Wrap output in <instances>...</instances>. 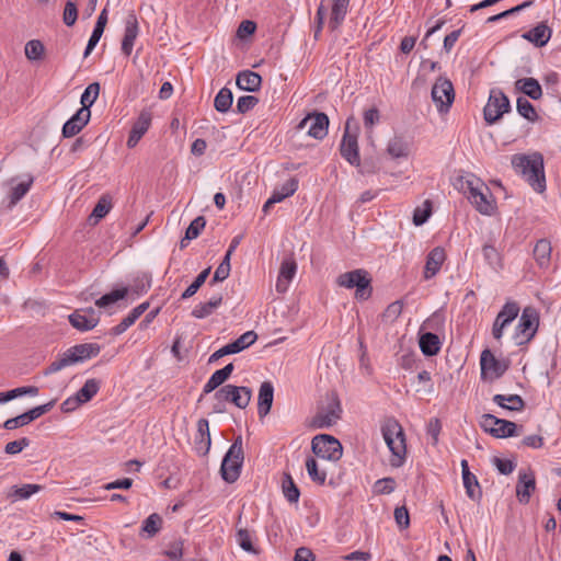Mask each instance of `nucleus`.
Returning <instances> with one entry per match:
<instances>
[{
	"instance_id": "f257e3e1",
	"label": "nucleus",
	"mask_w": 561,
	"mask_h": 561,
	"mask_svg": "<svg viewBox=\"0 0 561 561\" xmlns=\"http://www.w3.org/2000/svg\"><path fill=\"white\" fill-rule=\"evenodd\" d=\"M514 170L538 193L546 190L543 157L539 152L531 154H515L512 158Z\"/></svg>"
},
{
	"instance_id": "f03ea898",
	"label": "nucleus",
	"mask_w": 561,
	"mask_h": 561,
	"mask_svg": "<svg viewBox=\"0 0 561 561\" xmlns=\"http://www.w3.org/2000/svg\"><path fill=\"white\" fill-rule=\"evenodd\" d=\"M101 346L98 343H83L69 347L45 370V375L55 374L68 366L82 363L100 354Z\"/></svg>"
},
{
	"instance_id": "7ed1b4c3",
	"label": "nucleus",
	"mask_w": 561,
	"mask_h": 561,
	"mask_svg": "<svg viewBox=\"0 0 561 561\" xmlns=\"http://www.w3.org/2000/svg\"><path fill=\"white\" fill-rule=\"evenodd\" d=\"M381 432L392 454L391 465L393 467H400L407 454L405 435L402 426L394 419H389L382 424Z\"/></svg>"
},
{
	"instance_id": "20e7f679",
	"label": "nucleus",
	"mask_w": 561,
	"mask_h": 561,
	"mask_svg": "<svg viewBox=\"0 0 561 561\" xmlns=\"http://www.w3.org/2000/svg\"><path fill=\"white\" fill-rule=\"evenodd\" d=\"M243 459L242 437L239 435L234 438L221 462L220 472L226 482L233 483L240 477Z\"/></svg>"
},
{
	"instance_id": "39448f33",
	"label": "nucleus",
	"mask_w": 561,
	"mask_h": 561,
	"mask_svg": "<svg viewBox=\"0 0 561 561\" xmlns=\"http://www.w3.org/2000/svg\"><path fill=\"white\" fill-rule=\"evenodd\" d=\"M336 284L347 289L355 288V298L358 300H367L373 293L369 274L360 268L341 274Z\"/></svg>"
},
{
	"instance_id": "423d86ee",
	"label": "nucleus",
	"mask_w": 561,
	"mask_h": 561,
	"mask_svg": "<svg viewBox=\"0 0 561 561\" xmlns=\"http://www.w3.org/2000/svg\"><path fill=\"white\" fill-rule=\"evenodd\" d=\"M539 327V313L534 307H525L515 328L513 339L515 344L528 343L536 334Z\"/></svg>"
},
{
	"instance_id": "0eeeda50",
	"label": "nucleus",
	"mask_w": 561,
	"mask_h": 561,
	"mask_svg": "<svg viewBox=\"0 0 561 561\" xmlns=\"http://www.w3.org/2000/svg\"><path fill=\"white\" fill-rule=\"evenodd\" d=\"M312 451L323 460L337 461L341 459L343 448L341 443L331 435L321 434L311 442Z\"/></svg>"
},
{
	"instance_id": "6e6552de",
	"label": "nucleus",
	"mask_w": 561,
	"mask_h": 561,
	"mask_svg": "<svg viewBox=\"0 0 561 561\" xmlns=\"http://www.w3.org/2000/svg\"><path fill=\"white\" fill-rule=\"evenodd\" d=\"M342 408L335 393L327 397V404L321 407L312 420L316 428H328L341 419Z\"/></svg>"
},
{
	"instance_id": "1a4fd4ad",
	"label": "nucleus",
	"mask_w": 561,
	"mask_h": 561,
	"mask_svg": "<svg viewBox=\"0 0 561 561\" xmlns=\"http://www.w3.org/2000/svg\"><path fill=\"white\" fill-rule=\"evenodd\" d=\"M511 108L508 98L500 89H492L483 108V116L489 125L496 123Z\"/></svg>"
},
{
	"instance_id": "9d476101",
	"label": "nucleus",
	"mask_w": 561,
	"mask_h": 561,
	"mask_svg": "<svg viewBox=\"0 0 561 561\" xmlns=\"http://www.w3.org/2000/svg\"><path fill=\"white\" fill-rule=\"evenodd\" d=\"M432 101L439 113H447L455 100V90L450 80L439 77L432 87Z\"/></svg>"
},
{
	"instance_id": "9b49d317",
	"label": "nucleus",
	"mask_w": 561,
	"mask_h": 561,
	"mask_svg": "<svg viewBox=\"0 0 561 561\" xmlns=\"http://www.w3.org/2000/svg\"><path fill=\"white\" fill-rule=\"evenodd\" d=\"M151 286V278L148 275H144L141 278L137 279L135 285L131 286V288H119L114 289L108 294L103 295L101 298H99L95 301V305L100 308H105L123 298H125L129 291H133L136 294V296H139L144 293H146Z\"/></svg>"
},
{
	"instance_id": "f8f14e48",
	"label": "nucleus",
	"mask_w": 561,
	"mask_h": 561,
	"mask_svg": "<svg viewBox=\"0 0 561 561\" xmlns=\"http://www.w3.org/2000/svg\"><path fill=\"white\" fill-rule=\"evenodd\" d=\"M453 185L457 191L461 192L470 203L477 198L480 192L488 193V186L472 173L456 176Z\"/></svg>"
},
{
	"instance_id": "ddd939ff",
	"label": "nucleus",
	"mask_w": 561,
	"mask_h": 561,
	"mask_svg": "<svg viewBox=\"0 0 561 561\" xmlns=\"http://www.w3.org/2000/svg\"><path fill=\"white\" fill-rule=\"evenodd\" d=\"M298 129L307 130L314 139H323L328 135L329 118L324 113H314L306 116L298 124Z\"/></svg>"
},
{
	"instance_id": "4468645a",
	"label": "nucleus",
	"mask_w": 561,
	"mask_h": 561,
	"mask_svg": "<svg viewBox=\"0 0 561 561\" xmlns=\"http://www.w3.org/2000/svg\"><path fill=\"white\" fill-rule=\"evenodd\" d=\"M341 156L352 165L360 167L357 135L350 131V119L346 122L344 135L340 145Z\"/></svg>"
},
{
	"instance_id": "2eb2a0df",
	"label": "nucleus",
	"mask_w": 561,
	"mask_h": 561,
	"mask_svg": "<svg viewBox=\"0 0 561 561\" xmlns=\"http://www.w3.org/2000/svg\"><path fill=\"white\" fill-rule=\"evenodd\" d=\"M54 405H55V400H51L50 402L42 404V405H37V407L28 410L25 413H22L12 419H8L3 423V427L5 430L12 431L18 427L25 426V425L30 424L31 422H33L34 420L42 416L43 414L49 412Z\"/></svg>"
},
{
	"instance_id": "dca6fc26",
	"label": "nucleus",
	"mask_w": 561,
	"mask_h": 561,
	"mask_svg": "<svg viewBox=\"0 0 561 561\" xmlns=\"http://www.w3.org/2000/svg\"><path fill=\"white\" fill-rule=\"evenodd\" d=\"M481 375L484 378H500L507 369V365L499 360L490 350H484L480 356Z\"/></svg>"
},
{
	"instance_id": "f3484780",
	"label": "nucleus",
	"mask_w": 561,
	"mask_h": 561,
	"mask_svg": "<svg viewBox=\"0 0 561 561\" xmlns=\"http://www.w3.org/2000/svg\"><path fill=\"white\" fill-rule=\"evenodd\" d=\"M100 318L93 308L78 309L69 316V322L79 331H89L98 325Z\"/></svg>"
},
{
	"instance_id": "a211bd4d",
	"label": "nucleus",
	"mask_w": 561,
	"mask_h": 561,
	"mask_svg": "<svg viewBox=\"0 0 561 561\" xmlns=\"http://www.w3.org/2000/svg\"><path fill=\"white\" fill-rule=\"evenodd\" d=\"M139 35V23L135 13L130 12L125 19L124 36L122 39V51L125 56H130L135 41Z\"/></svg>"
},
{
	"instance_id": "6ab92c4d",
	"label": "nucleus",
	"mask_w": 561,
	"mask_h": 561,
	"mask_svg": "<svg viewBox=\"0 0 561 561\" xmlns=\"http://www.w3.org/2000/svg\"><path fill=\"white\" fill-rule=\"evenodd\" d=\"M91 117L90 110L79 108L62 126V136L70 138L79 134L89 123Z\"/></svg>"
},
{
	"instance_id": "aec40b11",
	"label": "nucleus",
	"mask_w": 561,
	"mask_h": 561,
	"mask_svg": "<svg viewBox=\"0 0 561 561\" xmlns=\"http://www.w3.org/2000/svg\"><path fill=\"white\" fill-rule=\"evenodd\" d=\"M151 113L149 111H142L137 121L134 123L129 137L127 139V147L134 148L139 142L141 137L147 133L151 125Z\"/></svg>"
},
{
	"instance_id": "412c9836",
	"label": "nucleus",
	"mask_w": 561,
	"mask_h": 561,
	"mask_svg": "<svg viewBox=\"0 0 561 561\" xmlns=\"http://www.w3.org/2000/svg\"><path fill=\"white\" fill-rule=\"evenodd\" d=\"M211 445L209 424L206 419L197 421V431L194 437V448L198 455L205 456L208 454Z\"/></svg>"
},
{
	"instance_id": "4be33fe9",
	"label": "nucleus",
	"mask_w": 561,
	"mask_h": 561,
	"mask_svg": "<svg viewBox=\"0 0 561 561\" xmlns=\"http://www.w3.org/2000/svg\"><path fill=\"white\" fill-rule=\"evenodd\" d=\"M536 489L535 476L533 472L520 471L518 474V482L516 485V495L520 503L527 504L530 500L531 493Z\"/></svg>"
},
{
	"instance_id": "5701e85b",
	"label": "nucleus",
	"mask_w": 561,
	"mask_h": 561,
	"mask_svg": "<svg viewBox=\"0 0 561 561\" xmlns=\"http://www.w3.org/2000/svg\"><path fill=\"white\" fill-rule=\"evenodd\" d=\"M446 260L445 250L442 247L434 248L426 257L424 278L430 279L434 277L440 270Z\"/></svg>"
},
{
	"instance_id": "b1692460",
	"label": "nucleus",
	"mask_w": 561,
	"mask_h": 561,
	"mask_svg": "<svg viewBox=\"0 0 561 561\" xmlns=\"http://www.w3.org/2000/svg\"><path fill=\"white\" fill-rule=\"evenodd\" d=\"M461 472L467 495L473 501H479L481 497L480 485L477 477L470 472L468 461L466 459L461 460Z\"/></svg>"
},
{
	"instance_id": "393cba45",
	"label": "nucleus",
	"mask_w": 561,
	"mask_h": 561,
	"mask_svg": "<svg viewBox=\"0 0 561 561\" xmlns=\"http://www.w3.org/2000/svg\"><path fill=\"white\" fill-rule=\"evenodd\" d=\"M274 399V387L270 381H264L260 386L257 398V413L260 417L266 416L272 408Z\"/></svg>"
},
{
	"instance_id": "a878e982",
	"label": "nucleus",
	"mask_w": 561,
	"mask_h": 561,
	"mask_svg": "<svg viewBox=\"0 0 561 561\" xmlns=\"http://www.w3.org/2000/svg\"><path fill=\"white\" fill-rule=\"evenodd\" d=\"M297 271V264L294 260L283 261L279 274L276 280V290L278 293H285L288 289L289 283L294 278Z\"/></svg>"
},
{
	"instance_id": "bb28decb",
	"label": "nucleus",
	"mask_w": 561,
	"mask_h": 561,
	"mask_svg": "<svg viewBox=\"0 0 561 561\" xmlns=\"http://www.w3.org/2000/svg\"><path fill=\"white\" fill-rule=\"evenodd\" d=\"M551 35V28L545 23H540L528 32L524 33L522 37L533 43L537 47H543L550 41Z\"/></svg>"
},
{
	"instance_id": "cd10ccee",
	"label": "nucleus",
	"mask_w": 561,
	"mask_h": 561,
	"mask_svg": "<svg viewBox=\"0 0 561 561\" xmlns=\"http://www.w3.org/2000/svg\"><path fill=\"white\" fill-rule=\"evenodd\" d=\"M552 247L549 240L540 239L536 242L533 255L539 268L547 270L551 262Z\"/></svg>"
},
{
	"instance_id": "c85d7f7f",
	"label": "nucleus",
	"mask_w": 561,
	"mask_h": 561,
	"mask_svg": "<svg viewBox=\"0 0 561 561\" xmlns=\"http://www.w3.org/2000/svg\"><path fill=\"white\" fill-rule=\"evenodd\" d=\"M234 367L230 363L224 368L216 370L204 385L203 394H208L221 386L232 374Z\"/></svg>"
},
{
	"instance_id": "c756f323",
	"label": "nucleus",
	"mask_w": 561,
	"mask_h": 561,
	"mask_svg": "<svg viewBox=\"0 0 561 561\" xmlns=\"http://www.w3.org/2000/svg\"><path fill=\"white\" fill-rule=\"evenodd\" d=\"M149 308V302L145 301L135 307L122 321L112 329L114 335L123 334L128 328H130L139 317Z\"/></svg>"
},
{
	"instance_id": "7c9ffc66",
	"label": "nucleus",
	"mask_w": 561,
	"mask_h": 561,
	"mask_svg": "<svg viewBox=\"0 0 561 561\" xmlns=\"http://www.w3.org/2000/svg\"><path fill=\"white\" fill-rule=\"evenodd\" d=\"M411 151V144L403 136L392 137L387 145V152L393 159L408 158Z\"/></svg>"
},
{
	"instance_id": "2f4dec72",
	"label": "nucleus",
	"mask_w": 561,
	"mask_h": 561,
	"mask_svg": "<svg viewBox=\"0 0 561 561\" xmlns=\"http://www.w3.org/2000/svg\"><path fill=\"white\" fill-rule=\"evenodd\" d=\"M236 83L239 89L254 92L257 91L262 83V78L259 73L251 71V70H244L238 73Z\"/></svg>"
},
{
	"instance_id": "473e14b6",
	"label": "nucleus",
	"mask_w": 561,
	"mask_h": 561,
	"mask_svg": "<svg viewBox=\"0 0 561 561\" xmlns=\"http://www.w3.org/2000/svg\"><path fill=\"white\" fill-rule=\"evenodd\" d=\"M350 0H332L331 16L329 21V27L332 31L337 30L343 23L347 11Z\"/></svg>"
},
{
	"instance_id": "72a5a7b5",
	"label": "nucleus",
	"mask_w": 561,
	"mask_h": 561,
	"mask_svg": "<svg viewBox=\"0 0 561 561\" xmlns=\"http://www.w3.org/2000/svg\"><path fill=\"white\" fill-rule=\"evenodd\" d=\"M515 89L533 100H539L542 96L541 85L535 78H522L516 80Z\"/></svg>"
},
{
	"instance_id": "f704fd0d",
	"label": "nucleus",
	"mask_w": 561,
	"mask_h": 561,
	"mask_svg": "<svg viewBox=\"0 0 561 561\" xmlns=\"http://www.w3.org/2000/svg\"><path fill=\"white\" fill-rule=\"evenodd\" d=\"M472 206L482 215L491 216L496 209V203L493 195L488 187V193L480 192L476 199L471 203Z\"/></svg>"
},
{
	"instance_id": "c9c22d12",
	"label": "nucleus",
	"mask_w": 561,
	"mask_h": 561,
	"mask_svg": "<svg viewBox=\"0 0 561 561\" xmlns=\"http://www.w3.org/2000/svg\"><path fill=\"white\" fill-rule=\"evenodd\" d=\"M492 400L495 404L508 411H522L525 408V402L518 394H495Z\"/></svg>"
},
{
	"instance_id": "e433bc0d",
	"label": "nucleus",
	"mask_w": 561,
	"mask_h": 561,
	"mask_svg": "<svg viewBox=\"0 0 561 561\" xmlns=\"http://www.w3.org/2000/svg\"><path fill=\"white\" fill-rule=\"evenodd\" d=\"M439 337L431 332L424 333L420 336V348L426 356H434L440 351Z\"/></svg>"
},
{
	"instance_id": "4c0bfd02",
	"label": "nucleus",
	"mask_w": 561,
	"mask_h": 561,
	"mask_svg": "<svg viewBox=\"0 0 561 561\" xmlns=\"http://www.w3.org/2000/svg\"><path fill=\"white\" fill-rule=\"evenodd\" d=\"M221 301L220 295L214 296L208 301L196 305L192 310V316L196 319H204L210 316L221 305Z\"/></svg>"
},
{
	"instance_id": "58836bf2",
	"label": "nucleus",
	"mask_w": 561,
	"mask_h": 561,
	"mask_svg": "<svg viewBox=\"0 0 561 561\" xmlns=\"http://www.w3.org/2000/svg\"><path fill=\"white\" fill-rule=\"evenodd\" d=\"M252 398V391L244 386H233L230 391V402L239 409H245Z\"/></svg>"
},
{
	"instance_id": "ea45409f",
	"label": "nucleus",
	"mask_w": 561,
	"mask_h": 561,
	"mask_svg": "<svg viewBox=\"0 0 561 561\" xmlns=\"http://www.w3.org/2000/svg\"><path fill=\"white\" fill-rule=\"evenodd\" d=\"M256 339L257 335L254 331H247L233 342L228 343L226 347L228 348L229 354H237L251 346Z\"/></svg>"
},
{
	"instance_id": "a19ab883",
	"label": "nucleus",
	"mask_w": 561,
	"mask_h": 561,
	"mask_svg": "<svg viewBox=\"0 0 561 561\" xmlns=\"http://www.w3.org/2000/svg\"><path fill=\"white\" fill-rule=\"evenodd\" d=\"M34 182L33 176H27V179L23 182H20L11 187L9 197H10V206L16 205L31 190L32 184Z\"/></svg>"
},
{
	"instance_id": "79ce46f5",
	"label": "nucleus",
	"mask_w": 561,
	"mask_h": 561,
	"mask_svg": "<svg viewBox=\"0 0 561 561\" xmlns=\"http://www.w3.org/2000/svg\"><path fill=\"white\" fill-rule=\"evenodd\" d=\"M282 490L289 503H297L299 501L300 491L289 473H284L283 476Z\"/></svg>"
},
{
	"instance_id": "37998d69",
	"label": "nucleus",
	"mask_w": 561,
	"mask_h": 561,
	"mask_svg": "<svg viewBox=\"0 0 561 561\" xmlns=\"http://www.w3.org/2000/svg\"><path fill=\"white\" fill-rule=\"evenodd\" d=\"M482 253L485 262L493 268L499 270L502 267V255L494 247L493 242H486L482 247Z\"/></svg>"
},
{
	"instance_id": "c03bdc74",
	"label": "nucleus",
	"mask_w": 561,
	"mask_h": 561,
	"mask_svg": "<svg viewBox=\"0 0 561 561\" xmlns=\"http://www.w3.org/2000/svg\"><path fill=\"white\" fill-rule=\"evenodd\" d=\"M298 190V181L295 178L289 179L286 181L280 187L275 188L272 193L273 198L280 203L286 197H289L295 194V192Z\"/></svg>"
},
{
	"instance_id": "a18cd8bd",
	"label": "nucleus",
	"mask_w": 561,
	"mask_h": 561,
	"mask_svg": "<svg viewBox=\"0 0 561 561\" xmlns=\"http://www.w3.org/2000/svg\"><path fill=\"white\" fill-rule=\"evenodd\" d=\"M232 101V92L228 88H222L215 96L214 106L216 111L220 113H226L230 110Z\"/></svg>"
},
{
	"instance_id": "49530a36",
	"label": "nucleus",
	"mask_w": 561,
	"mask_h": 561,
	"mask_svg": "<svg viewBox=\"0 0 561 561\" xmlns=\"http://www.w3.org/2000/svg\"><path fill=\"white\" fill-rule=\"evenodd\" d=\"M100 381L96 379H88L81 389H79L76 396L80 399V402L83 404L89 402L99 391Z\"/></svg>"
},
{
	"instance_id": "de8ad7c7",
	"label": "nucleus",
	"mask_w": 561,
	"mask_h": 561,
	"mask_svg": "<svg viewBox=\"0 0 561 561\" xmlns=\"http://www.w3.org/2000/svg\"><path fill=\"white\" fill-rule=\"evenodd\" d=\"M236 540L242 550L253 554L259 553V550L253 545V534L248 529H238Z\"/></svg>"
},
{
	"instance_id": "09e8293b",
	"label": "nucleus",
	"mask_w": 561,
	"mask_h": 561,
	"mask_svg": "<svg viewBox=\"0 0 561 561\" xmlns=\"http://www.w3.org/2000/svg\"><path fill=\"white\" fill-rule=\"evenodd\" d=\"M518 435L517 425L504 419H499L497 426L494 430L493 437L495 438H506Z\"/></svg>"
},
{
	"instance_id": "8fccbe9b",
	"label": "nucleus",
	"mask_w": 561,
	"mask_h": 561,
	"mask_svg": "<svg viewBox=\"0 0 561 561\" xmlns=\"http://www.w3.org/2000/svg\"><path fill=\"white\" fill-rule=\"evenodd\" d=\"M306 469L310 477V479L318 483L323 484L327 480V472L324 469L319 468V463L312 457L307 458L306 460Z\"/></svg>"
},
{
	"instance_id": "3c124183",
	"label": "nucleus",
	"mask_w": 561,
	"mask_h": 561,
	"mask_svg": "<svg viewBox=\"0 0 561 561\" xmlns=\"http://www.w3.org/2000/svg\"><path fill=\"white\" fill-rule=\"evenodd\" d=\"M99 94H100V83L99 82L90 83L85 88L83 93L81 94V99H80V103L82 105L81 108L90 110V107L96 101Z\"/></svg>"
},
{
	"instance_id": "603ef678",
	"label": "nucleus",
	"mask_w": 561,
	"mask_h": 561,
	"mask_svg": "<svg viewBox=\"0 0 561 561\" xmlns=\"http://www.w3.org/2000/svg\"><path fill=\"white\" fill-rule=\"evenodd\" d=\"M516 103L517 112L520 116L529 122H536L538 119V114L534 105L527 99L519 96Z\"/></svg>"
},
{
	"instance_id": "864d4df0",
	"label": "nucleus",
	"mask_w": 561,
	"mask_h": 561,
	"mask_svg": "<svg viewBox=\"0 0 561 561\" xmlns=\"http://www.w3.org/2000/svg\"><path fill=\"white\" fill-rule=\"evenodd\" d=\"M43 490V486L39 484H23L21 486L14 485L12 486L11 495L16 500H27L33 494Z\"/></svg>"
},
{
	"instance_id": "5fc2aeb1",
	"label": "nucleus",
	"mask_w": 561,
	"mask_h": 561,
	"mask_svg": "<svg viewBox=\"0 0 561 561\" xmlns=\"http://www.w3.org/2000/svg\"><path fill=\"white\" fill-rule=\"evenodd\" d=\"M210 267L205 268L202 271L195 280L182 293L181 298L182 299H188L192 296H194L197 290L203 286V284L206 282L207 277L209 276Z\"/></svg>"
},
{
	"instance_id": "6e6d98bb",
	"label": "nucleus",
	"mask_w": 561,
	"mask_h": 561,
	"mask_svg": "<svg viewBox=\"0 0 561 561\" xmlns=\"http://www.w3.org/2000/svg\"><path fill=\"white\" fill-rule=\"evenodd\" d=\"M161 525V516L153 513L144 520L141 530L142 533H146L148 537H152L160 530Z\"/></svg>"
},
{
	"instance_id": "4d7b16f0",
	"label": "nucleus",
	"mask_w": 561,
	"mask_h": 561,
	"mask_svg": "<svg viewBox=\"0 0 561 561\" xmlns=\"http://www.w3.org/2000/svg\"><path fill=\"white\" fill-rule=\"evenodd\" d=\"M45 47L38 39L28 41L25 44V56L28 60H39L43 58Z\"/></svg>"
},
{
	"instance_id": "13d9d810",
	"label": "nucleus",
	"mask_w": 561,
	"mask_h": 561,
	"mask_svg": "<svg viewBox=\"0 0 561 561\" xmlns=\"http://www.w3.org/2000/svg\"><path fill=\"white\" fill-rule=\"evenodd\" d=\"M112 208L111 198L108 196H102L96 203L92 210L91 217L95 220H100L105 217Z\"/></svg>"
},
{
	"instance_id": "bf43d9fd",
	"label": "nucleus",
	"mask_w": 561,
	"mask_h": 561,
	"mask_svg": "<svg viewBox=\"0 0 561 561\" xmlns=\"http://www.w3.org/2000/svg\"><path fill=\"white\" fill-rule=\"evenodd\" d=\"M206 220L203 216L196 217L187 227L185 232V239L193 240L199 236L202 230L205 228Z\"/></svg>"
},
{
	"instance_id": "052dcab7",
	"label": "nucleus",
	"mask_w": 561,
	"mask_h": 561,
	"mask_svg": "<svg viewBox=\"0 0 561 561\" xmlns=\"http://www.w3.org/2000/svg\"><path fill=\"white\" fill-rule=\"evenodd\" d=\"M396 489V480L393 478H382L375 482L374 492L376 494H390Z\"/></svg>"
},
{
	"instance_id": "680f3d73",
	"label": "nucleus",
	"mask_w": 561,
	"mask_h": 561,
	"mask_svg": "<svg viewBox=\"0 0 561 561\" xmlns=\"http://www.w3.org/2000/svg\"><path fill=\"white\" fill-rule=\"evenodd\" d=\"M78 19L77 4L72 0H68L65 4L62 21L67 26H72Z\"/></svg>"
},
{
	"instance_id": "e2e57ef3",
	"label": "nucleus",
	"mask_w": 561,
	"mask_h": 561,
	"mask_svg": "<svg viewBox=\"0 0 561 561\" xmlns=\"http://www.w3.org/2000/svg\"><path fill=\"white\" fill-rule=\"evenodd\" d=\"M519 313V306L515 301H507L501 311L497 313V316L506 319V321H510L511 323L517 318Z\"/></svg>"
},
{
	"instance_id": "0e129e2a",
	"label": "nucleus",
	"mask_w": 561,
	"mask_h": 561,
	"mask_svg": "<svg viewBox=\"0 0 561 561\" xmlns=\"http://www.w3.org/2000/svg\"><path fill=\"white\" fill-rule=\"evenodd\" d=\"M431 211H432L431 202L430 201H425L423 208L417 207L414 210V214H413V222H414V225L415 226H421L424 222H426V220L431 216Z\"/></svg>"
},
{
	"instance_id": "69168bd1",
	"label": "nucleus",
	"mask_w": 561,
	"mask_h": 561,
	"mask_svg": "<svg viewBox=\"0 0 561 561\" xmlns=\"http://www.w3.org/2000/svg\"><path fill=\"white\" fill-rule=\"evenodd\" d=\"M259 103V99L253 95L240 96L237 101L238 113L244 114L252 110Z\"/></svg>"
},
{
	"instance_id": "338daca9",
	"label": "nucleus",
	"mask_w": 561,
	"mask_h": 561,
	"mask_svg": "<svg viewBox=\"0 0 561 561\" xmlns=\"http://www.w3.org/2000/svg\"><path fill=\"white\" fill-rule=\"evenodd\" d=\"M363 121L366 129H373V127L380 121L379 111L376 107L366 110L363 115Z\"/></svg>"
},
{
	"instance_id": "774afa93",
	"label": "nucleus",
	"mask_w": 561,
	"mask_h": 561,
	"mask_svg": "<svg viewBox=\"0 0 561 561\" xmlns=\"http://www.w3.org/2000/svg\"><path fill=\"white\" fill-rule=\"evenodd\" d=\"M28 445H30V439L27 437H22L21 439L8 443L4 447V451L8 455H16V454H20Z\"/></svg>"
}]
</instances>
